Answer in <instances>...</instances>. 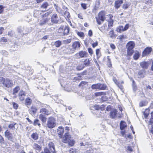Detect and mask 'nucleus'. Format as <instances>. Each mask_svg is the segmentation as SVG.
Wrapping results in <instances>:
<instances>
[{"instance_id": "4", "label": "nucleus", "mask_w": 153, "mask_h": 153, "mask_svg": "<svg viewBox=\"0 0 153 153\" xmlns=\"http://www.w3.org/2000/svg\"><path fill=\"white\" fill-rule=\"evenodd\" d=\"M52 112V109L48 105H45L42 106V108L40 109V114H42L46 116L50 115Z\"/></svg>"}, {"instance_id": "63", "label": "nucleus", "mask_w": 153, "mask_h": 153, "mask_svg": "<svg viewBox=\"0 0 153 153\" xmlns=\"http://www.w3.org/2000/svg\"><path fill=\"white\" fill-rule=\"evenodd\" d=\"M4 30V29L3 27H0V34H1L2 33Z\"/></svg>"}, {"instance_id": "26", "label": "nucleus", "mask_w": 153, "mask_h": 153, "mask_svg": "<svg viewBox=\"0 0 153 153\" xmlns=\"http://www.w3.org/2000/svg\"><path fill=\"white\" fill-rule=\"evenodd\" d=\"M32 100L29 97L27 98L25 100V104L26 105H30L31 104Z\"/></svg>"}, {"instance_id": "57", "label": "nucleus", "mask_w": 153, "mask_h": 153, "mask_svg": "<svg viewBox=\"0 0 153 153\" xmlns=\"http://www.w3.org/2000/svg\"><path fill=\"white\" fill-rule=\"evenodd\" d=\"M127 150L128 151L132 152L133 151V150L132 147L130 146H128L127 147Z\"/></svg>"}, {"instance_id": "29", "label": "nucleus", "mask_w": 153, "mask_h": 153, "mask_svg": "<svg viewBox=\"0 0 153 153\" xmlns=\"http://www.w3.org/2000/svg\"><path fill=\"white\" fill-rule=\"evenodd\" d=\"M145 71L143 70H140L138 73V75L139 76V78H143L145 76Z\"/></svg>"}, {"instance_id": "9", "label": "nucleus", "mask_w": 153, "mask_h": 153, "mask_svg": "<svg viewBox=\"0 0 153 153\" xmlns=\"http://www.w3.org/2000/svg\"><path fill=\"white\" fill-rule=\"evenodd\" d=\"M106 16L109 17V20L107 21L108 22V28H109L110 27L113 26V25L114 21L112 19L113 17V16L111 14H109L107 15Z\"/></svg>"}, {"instance_id": "38", "label": "nucleus", "mask_w": 153, "mask_h": 153, "mask_svg": "<svg viewBox=\"0 0 153 153\" xmlns=\"http://www.w3.org/2000/svg\"><path fill=\"white\" fill-rule=\"evenodd\" d=\"M88 82L82 81L79 84V87H83L86 85H87Z\"/></svg>"}, {"instance_id": "54", "label": "nucleus", "mask_w": 153, "mask_h": 153, "mask_svg": "<svg viewBox=\"0 0 153 153\" xmlns=\"http://www.w3.org/2000/svg\"><path fill=\"white\" fill-rule=\"evenodd\" d=\"M94 108L95 110H99L100 109V106L99 105H95L94 106Z\"/></svg>"}, {"instance_id": "25", "label": "nucleus", "mask_w": 153, "mask_h": 153, "mask_svg": "<svg viewBox=\"0 0 153 153\" xmlns=\"http://www.w3.org/2000/svg\"><path fill=\"white\" fill-rule=\"evenodd\" d=\"M33 125L35 126H38L39 128L40 127L41 124L39 120L38 119H35L33 122Z\"/></svg>"}, {"instance_id": "42", "label": "nucleus", "mask_w": 153, "mask_h": 153, "mask_svg": "<svg viewBox=\"0 0 153 153\" xmlns=\"http://www.w3.org/2000/svg\"><path fill=\"white\" fill-rule=\"evenodd\" d=\"M85 67L82 64L79 65L76 68V69L77 71H79L82 70Z\"/></svg>"}, {"instance_id": "43", "label": "nucleus", "mask_w": 153, "mask_h": 153, "mask_svg": "<svg viewBox=\"0 0 153 153\" xmlns=\"http://www.w3.org/2000/svg\"><path fill=\"white\" fill-rule=\"evenodd\" d=\"M114 81L115 83L116 84L117 86L120 88H122V86L120 84V83L118 81V80L116 79H114Z\"/></svg>"}, {"instance_id": "11", "label": "nucleus", "mask_w": 153, "mask_h": 153, "mask_svg": "<svg viewBox=\"0 0 153 153\" xmlns=\"http://www.w3.org/2000/svg\"><path fill=\"white\" fill-rule=\"evenodd\" d=\"M123 3V0H116L114 3V7L117 9H119Z\"/></svg>"}, {"instance_id": "44", "label": "nucleus", "mask_w": 153, "mask_h": 153, "mask_svg": "<svg viewBox=\"0 0 153 153\" xmlns=\"http://www.w3.org/2000/svg\"><path fill=\"white\" fill-rule=\"evenodd\" d=\"M147 103L145 101H141L139 104V106L142 107L146 105Z\"/></svg>"}, {"instance_id": "33", "label": "nucleus", "mask_w": 153, "mask_h": 153, "mask_svg": "<svg viewBox=\"0 0 153 153\" xmlns=\"http://www.w3.org/2000/svg\"><path fill=\"white\" fill-rule=\"evenodd\" d=\"M106 94V92H97L94 93L95 96L96 97L100 96L102 95H105Z\"/></svg>"}, {"instance_id": "18", "label": "nucleus", "mask_w": 153, "mask_h": 153, "mask_svg": "<svg viewBox=\"0 0 153 153\" xmlns=\"http://www.w3.org/2000/svg\"><path fill=\"white\" fill-rule=\"evenodd\" d=\"M33 148L34 149L37 150L38 152H40L42 149V147L38 144L35 143L33 146Z\"/></svg>"}, {"instance_id": "34", "label": "nucleus", "mask_w": 153, "mask_h": 153, "mask_svg": "<svg viewBox=\"0 0 153 153\" xmlns=\"http://www.w3.org/2000/svg\"><path fill=\"white\" fill-rule=\"evenodd\" d=\"M96 54L97 58L100 57L101 56V53L100 49H97L96 50Z\"/></svg>"}, {"instance_id": "17", "label": "nucleus", "mask_w": 153, "mask_h": 153, "mask_svg": "<svg viewBox=\"0 0 153 153\" xmlns=\"http://www.w3.org/2000/svg\"><path fill=\"white\" fill-rule=\"evenodd\" d=\"M64 15L65 17L66 18L68 22L71 25V20L69 19V18L71 17L69 12L67 11H65L64 12Z\"/></svg>"}, {"instance_id": "32", "label": "nucleus", "mask_w": 153, "mask_h": 153, "mask_svg": "<svg viewBox=\"0 0 153 153\" xmlns=\"http://www.w3.org/2000/svg\"><path fill=\"white\" fill-rule=\"evenodd\" d=\"M116 31L119 33H120L124 31L123 27V26H118L116 29Z\"/></svg>"}, {"instance_id": "20", "label": "nucleus", "mask_w": 153, "mask_h": 153, "mask_svg": "<svg viewBox=\"0 0 153 153\" xmlns=\"http://www.w3.org/2000/svg\"><path fill=\"white\" fill-rule=\"evenodd\" d=\"M140 65L141 67L143 69H146L148 68L149 65L147 62H142L140 63Z\"/></svg>"}, {"instance_id": "56", "label": "nucleus", "mask_w": 153, "mask_h": 153, "mask_svg": "<svg viewBox=\"0 0 153 153\" xmlns=\"http://www.w3.org/2000/svg\"><path fill=\"white\" fill-rule=\"evenodd\" d=\"M149 132L153 134V125L151 126V127H150L149 128Z\"/></svg>"}, {"instance_id": "53", "label": "nucleus", "mask_w": 153, "mask_h": 153, "mask_svg": "<svg viewBox=\"0 0 153 153\" xmlns=\"http://www.w3.org/2000/svg\"><path fill=\"white\" fill-rule=\"evenodd\" d=\"M98 45V42L97 41H96L95 42L91 44L92 47L94 48L95 47L97 46Z\"/></svg>"}, {"instance_id": "61", "label": "nucleus", "mask_w": 153, "mask_h": 153, "mask_svg": "<svg viewBox=\"0 0 153 153\" xmlns=\"http://www.w3.org/2000/svg\"><path fill=\"white\" fill-rule=\"evenodd\" d=\"M15 123H13L12 124H10V128H12V129H15L14 126L16 125Z\"/></svg>"}, {"instance_id": "51", "label": "nucleus", "mask_w": 153, "mask_h": 153, "mask_svg": "<svg viewBox=\"0 0 153 153\" xmlns=\"http://www.w3.org/2000/svg\"><path fill=\"white\" fill-rule=\"evenodd\" d=\"M128 7L129 5L128 4L125 3L123 4L122 6V8L124 10H126L128 8Z\"/></svg>"}, {"instance_id": "8", "label": "nucleus", "mask_w": 153, "mask_h": 153, "mask_svg": "<svg viewBox=\"0 0 153 153\" xmlns=\"http://www.w3.org/2000/svg\"><path fill=\"white\" fill-rule=\"evenodd\" d=\"M88 54L86 51H80L78 53H77L75 54V56L77 57H78V56H79V58L86 57L88 56Z\"/></svg>"}, {"instance_id": "39", "label": "nucleus", "mask_w": 153, "mask_h": 153, "mask_svg": "<svg viewBox=\"0 0 153 153\" xmlns=\"http://www.w3.org/2000/svg\"><path fill=\"white\" fill-rule=\"evenodd\" d=\"M61 45V42L60 40L56 41L54 43V45L56 47H59Z\"/></svg>"}, {"instance_id": "48", "label": "nucleus", "mask_w": 153, "mask_h": 153, "mask_svg": "<svg viewBox=\"0 0 153 153\" xmlns=\"http://www.w3.org/2000/svg\"><path fill=\"white\" fill-rule=\"evenodd\" d=\"M153 125V118H151L149 121L148 125V128H149L150 125Z\"/></svg>"}, {"instance_id": "36", "label": "nucleus", "mask_w": 153, "mask_h": 153, "mask_svg": "<svg viewBox=\"0 0 153 153\" xmlns=\"http://www.w3.org/2000/svg\"><path fill=\"white\" fill-rule=\"evenodd\" d=\"M109 35H110V37L111 38H115L116 36V35L114 33L113 30H111L110 31L109 33Z\"/></svg>"}, {"instance_id": "14", "label": "nucleus", "mask_w": 153, "mask_h": 153, "mask_svg": "<svg viewBox=\"0 0 153 153\" xmlns=\"http://www.w3.org/2000/svg\"><path fill=\"white\" fill-rule=\"evenodd\" d=\"M81 44L79 41H75L72 44V47L74 50L79 49L80 47Z\"/></svg>"}, {"instance_id": "6", "label": "nucleus", "mask_w": 153, "mask_h": 153, "mask_svg": "<svg viewBox=\"0 0 153 153\" xmlns=\"http://www.w3.org/2000/svg\"><path fill=\"white\" fill-rule=\"evenodd\" d=\"M56 126V120L53 117L51 116L48 117L47 123V126L49 128H53Z\"/></svg>"}, {"instance_id": "60", "label": "nucleus", "mask_w": 153, "mask_h": 153, "mask_svg": "<svg viewBox=\"0 0 153 153\" xmlns=\"http://www.w3.org/2000/svg\"><path fill=\"white\" fill-rule=\"evenodd\" d=\"M93 35L92 31L91 30H90L88 31V35L89 36H91Z\"/></svg>"}, {"instance_id": "59", "label": "nucleus", "mask_w": 153, "mask_h": 153, "mask_svg": "<svg viewBox=\"0 0 153 153\" xmlns=\"http://www.w3.org/2000/svg\"><path fill=\"white\" fill-rule=\"evenodd\" d=\"M78 17L81 19H83V16L82 13H80L78 14Z\"/></svg>"}, {"instance_id": "31", "label": "nucleus", "mask_w": 153, "mask_h": 153, "mask_svg": "<svg viewBox=\"0 0 153 153\" xmlns=\"http://www.w3.org/2000/svg\"><path fill=\"white\" fill-rule=\"evenodd\" d=\"M149 110L147 108L146 109L143 113L144 117L146 119L147 118L149 115Z\"/></svg>"}, {"instance_id": "35", "label": "nucleus", "mask_w": 153, "mask_h": 153, "mask_svg": "<svg viewBox=\"0 0 153 153\" xmlns=\"http://www.w3.org/2000/svg\"><path fill=\"white\" fill-rule=\"evenodd\" d=\"M76 33L78 36L82 39H84L85 36L84 33L82 32L77 31Z\"/></svg>"}, {"instance_id": "58", "label": "nucleus", "mask_w": 153, "mask_h": 153, "mask_svg": "<svg viewBox=\"0 0 153 153\" xmlns=\"http://www.w3.org/2000/svg\"><path fill=\"white\" fill-rule=\"evenodd\" d=\"M105 105H102L100 106V110L102 111H103L105 109Z\"/></svg>"}, {"instance_id": "27", "label": "nucleus", "mask_w": 153, "mask_h": 153, "mask_svg": "<svg viewBox=\"0 0 153 153\" xmlns=\"http://www.w3.org/2000/svg\"><path fill=\"white\" fill-rule=\"evenodd\" d=\"M20 90V88L19 86H16L13 89V95H16L15 97L17 96L16 94H17L19 91Z\"/></svg>"}, {"instance_id": "21", "label": "nucleus", "mask_w": 153, "mask_h": 153, "mask_svg": "<svg viewBox=\"0 0 153 153\" xmlns=\"http://www.w3.org/2000/svg\"><path fill=\"white\" fill-rule=\"evenodd\" d=\"M37 110V108L36 107L32 106L29 110V112L31 114H35L36 113Z\"/></svg>"}, {"instance_id": "10", "label": "nucleus", "mask_w": 153, "mask_h": 153, "mask_svg": "<svg viewBox=\"0 0 153 153\" xmlns=\"http://www.w3.org/2000/svg\"><path fill=\"white\" fill-rule=\"evenodd\" d=\"M82 62V64L85 67L89 66L91 65V59L86 58L83 59Z\"/></svg>"}, {"instance_id": "13", "label": "nucleus", "mask_w": 153, "mask_h": 153, "mask_svg": "<svg viewBox=\"0 0 153 153\" xmlns=\"http://www.w3.org/2000/svg\"><path fill=\"white\" fill-rule=\"evenodd\" d=\"M48 146L49 147L50 151L52 153H56V151L55 150V146L54 143L52 142H50L48 144Z\"/></svg>"}, {"instance_id": "46", "label": "nucleus", "mask_w": 153, "mask_h": 153, "mask_svg": "<svg viewBox=\"0 0 153 153\" xmlns=\"http://www.w3.org/2000/svg\"><path fill=\"white\" fill-rule=\"evenodd\" d=\"M5 135L6 137L9 139L10 138V131L7 130L5 132Z\"/></svg>"}, {"instance_id": "2", "label": "nucleus", "mask_w": 153, "mask_h": 153, "mask_svg": "<svg viewBox=\"0 0 153 153\" xmlns=\"http://www.w3.org/2000/svg\"><path fill=\"white\" fill-rule=\"evenodd\" d=\"M135 46V43L133 41H130L128 42L126 45L127 49V56H131L134 53V48Z\"/></svg>"}, {"instance_id": "24", "label": "nucleus", "mask_w": 153, "mask_h": 153, "mask_svg": "<svg viewBox=\"0 0 153 153\" xmlns=\"http://www.w3.org/2000/svg\"><path fill=\"white\" fill-rule=\"evenodd\" d=\"M140 56V52L138 51H136L133 56V59L135 60H137L139 58Z\"/></svg>"}, {"instance_id": "19", "label": "nucleus", "mask_w": 153, "mask_h": 153, "mask_svg": "<svg viewBox=\"0 0 153 153\" xmlns=\"http://www.w3.org/2000/svg\"><path fill=\"white\" fill-rule=\"evenodd\" d=\"M45 116L42 114H40L39 115V118L43 123H45L47 121V118Z\"/></svg>"}, {"instance_id": "55", "label": "nucleus", "mask_w": 153, "mask_h": 153, "mask_svg": "<svg viewBox=\"0 0 153 153\" xmlns=\"http://www.w3.org/2000/svg\"><path fill=\"white\" fill-rule=\"evenodd\" d=\"M129 24H127L124 27H123L124 30L126 31L128 30L129 28Z\"/></svg>"}, {"instance_id": "50", "label": "nucleus", "mask_w": 153, "mask_h": 153, "mask_svg": "<svg viewBox=\"0 0 153 153\" xmlns=\"http://www.w3.org/2000/svg\"><path fill=\"white\" fill-rule=\"evenodd\" d=\"M71 39H68L65 40H63V42L64 43L68 44L71 42Z\"/></svg>"}, {"instance_id": "23", "label": "nucleus", "mask_w": 153, "mask_h": 153, "mask_svg": "<svg viewBox=\"0 0 153 153\" xmlns=\"http://www.w3.org/2000/svg\"><path fill=\"white\" fill-rule=\"evenodd\" d=\"M127 127V125L126 122L123 121H121L120 123V130H123L126 128Z\"/></svg>"}, {"instance_id": "1", "label": "nucleus", "mask_w": 153, "mask_h": 153, "mask_svg": "<svg viewBox=\"0 0 153 153\" xmlns=\"http://www.w3.org/2000/svg\"><path fill=\"white\" fill-rule=\"evenodd\" d=\"M57 134L59 138L61 139V141L64 143H68L69 147L73 146L75 143V141L71 139V137L68 132L65 133L63 136L64 128L62 126H59L57 129Z\"/></svg>"}, {"instance_id": "47", "label": "nucleus", "mask_w": 153, "mask_h": 153, "mask_svg": "<svg viewBox=\"0 0 153 153\" xmlns=\"http://www.w3.org/2000/svg\"><path fill=\"white\" fill-rule=\"evenodd\" d=\"M81 5L82 7L84 10H86L87 8V4L85 3H81Z\"/></svg>"}, {"instance_id": "41", "label": "nucleus", "mask_w": 153, "mask_h": 153, "mask_svg": "<svg viewBox=\"0 0 153 153\" xmlns=\"http://www.w3.org/2000/svg\"><path fill=\"white\" fill-rule=\"evenodd\" d=\"M51 152L47 147L44 148L43 151L41 152V153H51Z\"/></svg>"}, {"instance_id": "12", "label": "nucleus", "mask_w": 153, "mask_h": 153, "mask_svg": "<svg viewBox=\"0 0 153 153\" xmlns=\"http://www.w3.org/2000/svg\"><path fill=\"white\" fill-rule=\"evenodd\" d=\"M25 96V92L23 90L20 91L18 94V97L20 100L21 101L24 100Z\"/></svg>"}, {"instance_id": "40", "label": "nucleus", "mask_w": 153, "mask_h": 153, "mask_svg": "<svg viewBox=\"0 0 153 153\" xmlns=\"http://www.w3.org/2000/svg\"><path fill=\"white\" fill-rule=\"evenodd\" d=\"M99 83H97L92 85L91 86V88L93 89H99Z\"/></svg>"}, {"instance_id": "28", "label": "nucleus", "mask_w": 153, "mask_h": 153, "mask_svg": "<svg viewBox=\"0 0 153 153\" xmlns=\"http://www.w3.org/2000/svg\"><path fill=\"white\" fill-rule=\"evenodd\" d=\"M107 88V86L105 84L99 83V89L100 90H105Z\"/></svg>"}, {"instance_id": "37", "label": "nucleus", "mask_w": 153, "mask_h": 153, "mask_svg": "<svg viewBox=\"0 0 153 153\" xmlns=\"http://www.w3.org/2000/svg\"><path fill=\"white\" fill-rule=\"evenodd\" d=\"M31 137L34 140H37L38 138V135L36 133H33L31 135Z\"/></svg>"}, {"instance_id": "64", "label": "nucleus", "mask_w": 153, "mask_h": 153, "mask_svg": "<svg viewBox=\"0 0 153 153\" xmlns=\"http://www.w3.org/2000/svg\"><path fill=\"white\" fill-rule=\"evenodd\" d=\"M1 41L4 42H7V40L4 37H3L1 38Z\"/></svg>"}, {"instance_id": "16", "label": "nucleus", "mask_w": 153, "mask_h": 153, "mask_svg": "<svg viewBox=\"0 0 153 153\" xmlns=\"http://www.w3.org/2000/svg\"><path fill=\"white\" fill-rule=\"evenodd\" d=\"M117 111L116 109H114L111 111L110 113V116L111 119H114L117 116Z\"/></svg>"}, {"instance_id": "62", "label": "nucleus", "mask_w": 153, "mask_h": 153, "mask_svg": "<svg viewBox=\"0 0 153 153\" xmlns=\"http://www.w3.org/2000/svg\"><path fill=\"white\" fill-rule=\"evenodd\" d=\"M110 46L111 48L112 49H114L116 48V47H115V45L111 43L110 44Z\"/></svg>"}, {"instance_id": "3", "label": "nucleus", "mask_w": 153, "mask_h": 153, "mask_svg": "<svg viewBox=\"0 0 153 153\" xmlns=\"http://www.w3.org/2000/svg\"><path fill=\"white\" fill-rule=\"evenodd\" d=\"M106 12L105 10H101L99 12L97 16L95 18L98 25H101L106 19Z\"/></svg>"}, {"instance_id": "22", "label": "nucleus", "mask_w": 153, "mask_h": 153, "mask_svg": "<svg viewBox=\"0 0 153 153\" xmlns=\"http://www.w3.org/2000/svg\"><path fill=\"white\" fill-rule=\"evenodd\" d=\"M100 1L99 0H96L95 3V5L93 9L94 10H97L100 5Z\"/></svg>"}, {"instance_id": "5", "label": "nucleus", "mask_w": 153, "mask_h": 153, "mask_svg": "<svg viewBox=\"0 0 153 153\" xmlns=\"http://www.w3.org/2000/svg\"><path fill=\"white\" fill-rule=\"evenodd\" d=\"M70 30L68 26L64 27L62 26L60 27L58 29V33L60 36H64L68 35Z\"/></svg>"}, {"instance_id": "15", "label": "nucleus", "mask_w": 153, "mask_h": 153, "mask_svg": "<svg viewBox=\"0 0 153 153\" xmlns=\"http://www.w3.org/2000/svg\"><path fill=\"white\" fill-rule=\"evenodd\" d=\"M51 22L53 23L56 24L59 22L57 15L55 13L53 14L51 17Z\"/></svg>"}, {"instance_id": "49", "label": "nucleus", "mask_w": 153, "mask_h": 153, "mask_svg": "<svg viewBox=\"0 0 153 153\" xmlns=\"http://www.w3.org/2000/svg\"><path fill=\"white\" fill-rule=\"evenodd\" d=\"M12 104L13 107L15 109H17L19 107V105L18 104L15 102H13Z\"/></svg>"}, {"instance_id": "52", "label": "nucleus", "mask_w": 153, "mask_h": 153, "mask_svg": "<svg viewBox=\"0 0 153 153\" xmlns=\"http://www.w3.org/2000/svg\"><path fill=\"white\" fill-rule=\"evenodd\" d=\"M88 51L89 53V54L91 56L93 53V50L91 48H88Z\"/></svg>"}, {"instance_id": "30", "label": "nucleus", "mask_w": 153, "mask_h": 153, "mask_svg": "<svg viewBox=\"0 0 153 153\" xmlns=\"http://www.w3.org/2000/svg\"><path fill=\"white\" fill-rule=\"evenodd\" d=\"M48 6V2L47 1H45L42 4L40 7L42 9H46Z\"/></svg>"}, {"instance_id": "45", "label": "nucleus", "mask_w": 153, "mask_h": 153, "mask_svg": "<svg viewBox=\"0 0 153 153\" xmlns=\"http://www.w3.org/2000/svg\"><path fill=\"white\" fill-rule=\"evenodd\" d=\"M82 77L81 76H79L76 77H75L74 78L73 80L76 82V81H78L82 79Z\"/></svg>"}, {"instance_id": "7", "label": "nucleus", "mask_w": 153, "mask_h": 153, "mask_svg": "<svg viewBox=\"0 0 153 153\" xmlns=\"http://www.w3.org/2000/svg\"><path fill=\"white\" fill-rule=\"evenodd\" d=\"M152 51V49L151 47H147L143 51L142 53V56L144 57L147 56Z\"/></svg>"}]
</instances>
